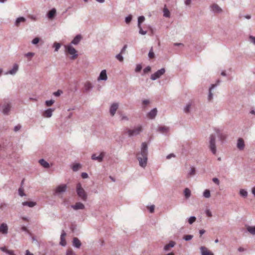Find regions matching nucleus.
Returning <instances> with one entry per match:
<instances>
[{
  "label": "nucleus",
  "mask_w": 255,
  "mask_h": 255,
  "mask_svg": "<svg viewBox=\"0 0 255 255\" xmlns=\"http://www.w3.org/2000/svg\"><path fill=\"white\" fill-rule=\"evenodd\" d=\"M25 255H33V254L30 253L29 251L27 250L26 252H25Z\"/></svg>",
  "instance_id": "nucleus-64"
},
{
  "label": "nucleus",
  "mask_w": 255,
  "mask_h": 255,
  "mask_svg": "<svg viewBox=\"0 0 255 255\" xmlns=\"http://www.w3.org/2000/svg\"><path fill=\"white\" fill-rule=\"evenodd\" d=\"M56 13V9L55 8H53L47 13L46 16H54Z\"/></svg>",
  "instance_id": "nucleus-30"
},
{
  "label": "nucleus",
  "mask_w": 255,
  "mask_h": 255,
  "mask_svg": "<svg viewBox=\"0 0 255 255\" xmlns=\"http://www.w3.org/2000/svg\"><path fill=\"white\" fill-rule=\"evenodd\" d=\"M65 236L66 234L64 232H63L61 234V236H60V245L64 247L66 245V242L65 241Z\"/></svg>",
  "instance_id": "nucleus-21"
},
{
  "label": "nucleus",
  "mask_w": 255,
  "mask_h": 255,
  "mask_svg": "<svg viewBox=\"0 0 255 255\" xmlns=\"http://www.w3.org/2000/svg\"><path fill=\"white\" fill-rule=\"evenodd\" d=\"M72 208L75 210H83L84 209V205L83 203L78 202L76 204L72 206Z\"/></svg>",
  "instance_id": "nucleus-15"
},
{
  "label": "nucleus",
  "mask_w": 255,
  "mask_h": 255,
  "mask_svg": "<svg viewBox=\"0 0 255 255\" xmlns=\"http://www.w3.org/2000/svg\"><path fill=\"white\" fill-rule=\"evenodd\" d=\"M22 204L23 206H27L29 207L32 208L33 206H35L36 203L35 202L32 201H25L22 202Z\"/></svg>",
  "instance_id": "nucleus-24"
},
{
  "label": "nucleus",
  "mask_w": 255,
  "mask_h": 255,
  "mask_svg": "<svg viewBox=\"0 0 255 255\" xmlns=\"http://www.w3.org/2000/svg\"><path fill=\"white\" fill-rule=\"evenodd\" d=\"M211 10L217 14H220L222 11V8L217 4H213V5L210 6Z\"/></svg>",
  "instance_id": "nucleus-7"
},
{
  "label": "nucleus",
  "mask_w": 255,
  "mask_h": 255,
  "mask_svg": "<svg viewBox=\"0 0 255 255\" xmlns=\"http://www.w3.org/2000/svg\"><path fill=\"white\" fill-rule=\"evenodd\" d=\"M244 141L241 138L238 139V141H237V148L240 150H242L244 148Z\"/></svg>",
  "instance_id": "nucleus-20"
},
{
  "label": "nucleus",
  "mask_w": 255,
  "mask_h": 255,
  "mask_svg": "<svg viewBox=\"0 0 255 255\" xmlns=\"http://www.w3.org/2000/svg\"><path fill=\"white\" fill-rule=\"evenodd\" d=\"M154 209H155L154 205H151L150 207H148V209H149V212L151 213L154 212Z\"/></svg>",
  "instance_id": "nucleus-50"
},
{
  "label": "nucleus",
  "mask_w": 255,
  "mask_h": 255,
  "mask_svg": "<svg viewBox=\"0 0 255 255\" xmlns=\"http://www.w3.org/2000/svg\"><path fill=\"white\" fill-rule=\"evenodd\" d=\"M203 196L206 198H208L211 196L209 190L206 189L205 190L204 192H203Z\"/></svg>",
  "instance_id": "nucleus-36"
},
{
  "label": "nucleus",
  "mask_w": 255,
  "mask_h": 255,
  "mask_svg": "<svg viewBox=\"0 0 255 255\" xmlns=\"http://www.w3.org/2000/svg\"><path fill=\"white\" fill-rule=\"evenodd\" d=\"M84 88H85V91H89L92 88V85L89 82H86L85 83Z\"/></svg>",
  "instance_id": "nucleus-27"
},
{
  "label": "nucleus",
  "mask_w": 255,
  "mask_h": 255,
  "mask_svg": "<svg viewBox=\"0 0 255 255\" xmlns=\"http://www.w3.org/2000/svg\"><path fill=\"white\" fill-rule=\"evenodd\" d=\"M247 231L252 235L255 234V227H247Z\"/></svg>",
  "instance_id": "nucleus-32"
},
{
  "label": "nucleus",
  "mask_w": 255,
  "mask_h": 255,
  "mask_svg": "<svg viewBox=\"0 0 255 255\" xmlns=\"http://www.w3.org/2000/svg\"><path fill=\"white\" fill-rule=\"evenodd\" d=\"M18 66L17 64H15L13 65V69H12L11 70L8 71L6 72L5 74H10V75H14L15 74L17 71L18 70Z\"/></svg>",
  "instance_id": "nucleus-16"
},
{
  "label": "nucleus",
  "mask_w": 255,
  "mask_h": 255,
  "mask_svg": "<svg viewBox=\"0 0 255 255\" xmlns=\"http://www.w3.org/2000/svg\"><path fill=\"white\" fill-rule=\"evenodd\" d=\"M159 132L165 134L168 132V128L166 127H161L159 128Z\"/></svg>",
  "instance_id": "nucleus-29"
},
{
  "label": "nucleus",
  "mask_w": 255,
  "mask_h": 255,
  "mask_svg": "<svg viewBox=\"0 0 255 255\" xmlns=\"http://www.w3.org/2000/svg\"><path fill=\"white\" fill-rule=\"evenodd\" d=\"M144 21V17H138V28H140V24Z\"/></svg>",
  "instance_id": "nucleus-42"
},
{
  "label": "nucleus",
  "mask_w": 255,
  "mask_h": 255,
  "mask_svg": "<svg viewBox=\"0 0 255 255\" xmlns=\"http://www.w3.org/2000/svg\"><path fill=\"white\" fill-rule=\"evenodd\" d=\"M157 114V109H153L151 110L147 114V118L149 119H153L155 118L156 114Z\"/></svg>",
  "instance_id": "nucleus-17"
},
{
  "label": "nucleus",
  "mask_w": 255,
  "mask_h": 255,
  "mask_svg": "<svg viewBox=\"0 0 255 255\" xmlns=\"http://www.w3.org/2000/svg\"><path fill=\"white\" fill-rule=\"evenodd\" d=\"M148 56H149V58L150 59L154 58V53L153 52L152 48H151L150 50H149V54H148Z\"/></svg>",
  "instance_id": "nucleus-43"
},
{
  "label": "nucleus",
  "mask_w": 255,
  "mask_h": 255,
  "mask_svg": "<svg viewBox=\"0 0 255 255\" xmlns=\"http://www.w3.org/2000/svg\"><path fill=\"white\" fill-rule=\"evenodd\" d=\"M195 217H190V218H189V220H188L189 224H191L193 223L194 222H195Z\"/></svg>",
  "instance_id": "nucleus-45"
},
{
  "label": "nucleus",
  "mask_w": 255,
  "mask_h": 255,
  "mask_svg": "<svg viewBox=\"0 0 255 255\" xmlns=\"http://www.w3.org/2000/svg\"><path fill=\"white\" fill-rule=\"evenodd\" d=\"M65 52L66 54L71 55V59L75 60L78 57L77 51L72 46L70 45H66L64 46Z\"/></svg>",
  "instance_id": "nucleus-2"
},
{
  "label": "nucleus",
  "mask_w": 255,
  "mask_h": 255,
  "mask_svg": "<svg viewBox=\"0 0 255 255\" xmlns=\"http://www.w3.org/2000/svg\"><path fill=\"white\" fill-rule=\"evenodd\" d=\"M54 47L55 48V51H58L60 48V44L59 43L55 42L54 44Z\"/></svg>",
  "instance_id": "nucleus-41"
},
{
  "label": "nucleus",
  "mask_w": 255,
  "mask_h": 255,
  "mask_svg": "<svg viewBox=\"0 0 255 255\" xmlns=\"http://www.w3.org/2000/svg\"><path fill=\"white\" fill-rule=\"evenodd\" d=\"M170 12L166 7H164L163 9V16H169Z\"/></svg>",
  "instance_id": "nucleus-38"
},
{
  "label": "nucleus",
  "mask_w": 255,
  "mask_h": 255,
  "mask_svg": "<svg viewBox=\"0 0 255 255\" xmlns=\"http://www.w3.org/2000/svg\"><path fill=\"white\" fill-rule=\"evenodd\" d=\"M24 21V17H19L17 18V19H16V23H15V24H16V25L18 26V24H19V23L20 22H23Z\"/></svg>",
  "instance_id": "nucleus-31"
},
{
  "label": "nucleus",
  "mask_w": 255,
  "mask_h": 255,
  "mask_svg": "<svg viewBox=\"0 0 255 255\" xmlns=\"http://www.w3.org/2000/svg\"><path fill=\"white\" fill-rule=\"evenodd\" d=\"M39 40H40V39H39L38 37H35V38L33 39V40H32V43L33 44H36L38 43Z\"/></svg>",
  "instance_id": "nucleus-47"
},
{
  "label": "nucleus",
  "mask_w": 255,
  "mask_h": 255,
  "mask_svg": "<svg viewBox=\"0 0 255 255\" xmlns=\"http://www.w3.org/2000/svg\"><path fill=\"white\" fill-rule=\"evenodd\" d=\"M34 53L29 52V53H27L25 54V57H26L27 58H30L34 56Z\"/></svg>",
  "instance_id": "nucleus-49"
},
{
  "label": "nucleus",
  "mask_w": 255,
  "mask_h": 255,
  "mask_svg": "<svg viewBox=\"0 0 255 255\" xmlns=\"http://www.w3.org/2000/svg\"><path fill=\"white\" fill-rule=\"evenodd\" d=\"M39 164L44 168H47L49 167V163L43 159H40Z\"/></svg>",
  "instance_id": "nucleus-28"
},
{
  "label": "nucleus",
  "mask_w": 255,
  "mask_h": 255,
  "mask_svg": "<svg viewBox=\"0 0 255 255\" xmlns=\"http://www.w3.org/2000/svg\"><path fill=\"white\" fill-rule=\"evenodd\" d=\"M20 128H21V126H20L19 125H18L16 126V127H14V131L17 132L19 130V129Z\"/></svg>",
  "instance_id": "nucleus-57"
},
{
  "label": "nucleus",
  "mask_w": 255,
  "mask_h": 255,
  "mask_svg": "<svg viewBox=\"0 0 255 255\" xmlns=\"http://www.w3.org/2000/svg\"><path fill=\"white\" fill-rule=\"evenodd\" d=\"M192 235H186L184 236V239L185 240V241H189L192 239Z\"/></svg>",
  "instance_id": "nucleus-51"
},
{
  "label": "nucleus",
  "mask_w": 255,
  "mask_h": 255,
  "mask_svg": "<svg viewBox=\"0 0 255 255\" xmlns=\"http://www.w3.org/2000/svg\"><path fill=\"white\" fill-rule=\"evenodd\" d=\"M9 110H10V105L9 104H6L5 105L4 107H3V114L7 115L8 112H9Z\"/></svg>",
  "instance_id": "nucleus-25"
},
{
  "label": "nucleus",
  "mask_w": 255,
  "mask_h": 255,
  "mask_svg": "<svg viewBox=\"0 0 255 255\" xmlns=\"http://www.w3.org/2000/svg\"><path fill=\"white\" fill-rule=\"evenodd\" d=\"M176 243L173 241H170L169 243L166 244L164 246L163 250L165 251H169L170 249L174 247Z\"/></svg>",
  "instance_id": "nucleus-12"
},
{
  "label": "nucleus",
  "mask_w": 255,
  "mask_h": 255,
  "mask_svg": "<svg viewBox=\"0 0 255 255\" xmlns=\"http://www.w3.org/2000/svg\"><path fill=\"white\" fill-rule=\"evenodd\" d=\"M142 131V127L141 125L136 126L133 129H126V133L129 136H136L139 134Z\"/></svg>",
  "instance_id": "nucleus-3"
},
{
  "label": "nucleus",
  "mask_w": 255,
  "mask_h": 255,
  "mask_svg": "<svg viewBox=\"0 0 255 255\" xmlns=\"http://www.w3.org/2000/svg\"><path fill=\"white\" fill-rule=\"evenodd\" d=\"M73 171H78L80 168H81V164L79 163H76L73 165Z\"/></svg>",
  "instance_id": "nucleus-33"
},
{
  "label": "nucleus",
  "mask_w": 255,
  "mask_h": 255,
  "mask_svg": "<svg viewBox=\"0 0 255 255\" xmlns=\"http://www.w3.org/2000/svg\"><path fill=\"white\" fill-rule=\"evenodd\" d=\"M136 158L139 161V164L142 167H145L147 162V144L145 142L142 143L141 150L136 155Z\"/></svg>",
  "instance_id": "nucleus-1"
},
{
  "label": "nucleus",
  "mask_w": 255,
  "mask_h": 255,
  "mask_svg": "<svg viewBox=\"0 0 255 255\" xmlns=\"http://www.w3.org/2000/svg\"><path fill=\"white\" fill-rule=\"evenodd\" d=\"M54 103V101L53 100H51L50 101H46L45 104L46 106L50 107L52 106Z\"/></svg>",
  "instance_id": "nucleus-40"
},
{
  "label": "nucleus",
  "mask_w": 255,
  "mask_h": 255,
  "mask_svg": "<svg viewBox=\"0 0 255 255\" xmlns=\"http://www.w3.org/2000/svg\"><path fill=\"white\" fill-rule=\"evenodd\" d=\"M88 177V175L86 173H82V177L83 179L87 178Z\"/></svg>",
  "instance_id": "nucleus-60"
},
{
  "label": "nucleus",
  "mask_w": 255,
  "mask_h": 255,
  "mask_svg": "<svg viewBox=\"0 0 255 255\" xmlns=\"http://www.w3.org/2000/svg\"><path fill=\"white\" fill-rule=\"evenodd\" d=\"M139 29H140V31H139V33H140V34L144 35V34H146V31L143 30L142 29V28H141V27L139 28Z\"/></svg>",
  "instance_id": "nucleus-58"
},
{
  "label": "nucleus",
  "mask_w": 255,
  "mask_h": 255,
  "mask_svg": "<svg viewBox=\"0 0 255 255\" xmlns=\"http://www.w3.org/2000/svg\"><path fill=\"white\" fill-rule=\"evenodd\" d=\"M212 181H213L214 183H216L217 185H219L220 182L217 178H214L212 179Z\"/></svg>",
  "instance_id": "nucleus-55"
},
{
  "label": "nucleus",
  "mask_w": 255,
  "mask_h": 255,
  "mask_svg": "<svg viewBox=\"0 0 255 255\" xmlns=\"http://www.w3.org/2000/svg\"><path fill=\"white\" fill-rule=\"evenodd\" d=\"M192 102H190L188 103V104L186 105L185 108L184 109V111L186 113H188L189 112V111H190V108L192 107Z\"/></svg>",
  "instance_id": "nucleus-26"
},
{
  "label": "nucleus",
  "mask_w": 255,
  "mask_h": 255,
  "mask_svg": "<svg viewBox=\"0 0 255 255\" xmlns=\"http://www.w3.org/2000/svg\"><path fill=\"white\" fill-rule=\"evenodd\" d=\"M164 72H165V70H164V68L158 70L157 72H155V73L151 75V79H152V80H155L159 78L160 76L164 74Z\"/></svg>",
  "instance_id": "nucleus-6"
},
{
  "label": "nucleus",
  "mask_w": 255,
  "mask_h": 255,
  "mask_svg": "<svg viewBox=\"0 0 255 255\" xmlns=\"http://www.w3.org/2000/svg\"><path fill=\"white\" fill-rule=\"evenodd\" d=\"M19 195L20 196H24V191L23 190V189L22 188H19Z\"/></svg>",
  "instance_id": "nucleus-52"
},
{
  "label": "nucleus",
  "mask_w": 255,
  "mask_h": 255,
  "mask_svg": "<svg viewBox=\"0 0 255 255\" xmlns=\"http://www.w3.org/2000/svg\"><path fill=\"white\" fill-rule=\"evenodd\" d=\"M107 79V76L106 75V70H103L100 74L99 77H98V80H104L106 81Z\"/></svg>",
  "instance_id": "nucleus-19"
},
{
  "label": "nucleus",
  "mask_w": 255,
  "mask_h": 255,
  "mask_svg": "<svg viewBox=\"0 0 255 255\" xmlns=\"http://www.w3.org/2000/svg\"><path fill=\"white\" fill-rule=\"evenodd\" d=\"M206 215H207L208 217H211V212L209 210H206Z\"/></svg>",
  "instance_id": "nucleus-63"
},
{
  "label": "nucleus",
  "mask_w": 255,
  "mask_h": 255,
  "mask_svg": "<svg viewBox=\"0 0 255 255\" xmlns=\"http://www.w3.org/2000/svg\"><path fill=\"white\" fill-rule=\"evenodd\" d=\"M73 245L75 247L79 248L81 247V241L77 238L75 237L73 238Z\"/></svg>",
  "instance_id": "nucleus-22"
},
{
  "label": "nucleus",
  "mask_w": 255,
  "mask_h": 255,
  "mask_svg": "<svg viewBox=\"0 0 255 255\" xmlns=\"http://www.w3.org/2000/svg\"><path fill=\"white\" fill-rule=\"evenodd\" d=\"M81 39V35H77L75 37L74 39H73V41L71 42V43L74 44V45H77L80 41Z\"/></svg>",
  "instance_id": "nucleus-23"
},
{
  "label": "nucleus",
  "mask_w": 255,
  "mask_h": 255,
  "mask_svg": "<svg viewBox=\"0 0 255 255\" xmlns=\"http://www.w3.org/2000/svg\"><path fill=\"white\" fill-rule=\"evenodd\" d=\"M240 194L241 195V196L244 197H247L248 195L247 191H246L244 189L240 190Z\"/></svg>",
  "instance_id": "nucleus-35"
},
{
  "label": "nucleus",
  "mask_w": 255,
  "mask_h": 255,
  "mask_svg": "<svg viewBox=\"0 0 255 255\" xmlns=\"http://www.w3.org/2000/svg\"><path fill=\"white\" fill-rule=\"evenodd\" d=\"M184 196H185L186 198H189L190 196V190L189 189L185 188L184 189Z\"/></svg>",
  "instance_id": "nucleus-34"
},
{
  "label": "nucleus",
  "mask_w": 255,
  "mask_h": 255,
  "mask_svg": "<svg viewBox=\"0 0 255 255\" xmlns=\"http://www.w3.org/2000/svg\"><path fill=\"white\" fill-rule=\"evenodd\" d=\"M191 0H185V2H184L185 4L186 5H189L191 4Z\"/></svg>",
  "instance_id": "nucleus-61"
},
{
  "label": "nucleus",
  "mask_w": 255,
  "mask_h": 255,
  "mask_svg": "<svg viewBox=\"0 0 255 255\" xmlns=\"http://www.w3.org/2000/svg\"><path fill=\"white\" fill-rule=\"evenodd\" d=\"M250 40H251L252 42L254 43L255 45V37L253 36H250Z\"/></svg>",
  "instance_id": "nucleus-59"
},
{
  "label": "nucleus",
  "mask_w": 255,
  "mask_h": 255,
  "mask_svg": "<svg viewBox=\"0 0 255 255\" xmlns=\"http://www.w3.org/2000/svg\"><path fill=\"white\" fill-rule=\"evenodd\" d=\"M214 87H215V85H212V87H211L210 89H209V100L211 101L212 99V94L211 93V90L212 89H213Z\"/></svg>",
  "instance_id": "nucleus-44"
},
{
  "label": "nucleus",
  "mask_w": 255,
  "mask_h": 255,
  "mask_svg": "<svg viewBox=\"0 0 255 255\" xmlns=\"http://www.w3.org/2000/svg\"><path fill=\"white\" fill-rule=\"evenodd\" d=\"M150 70H151V68H150L149 66H147L143 69V72H144V73H148Z\"/></svg>",
  "instance_id": "nucleus-53"
},
{
  "label": "nucleus",
  "mask_w": 255,
  "mask_h": 255,
  "mask_svg": "<svg viewBox=\"0 0 255 255\" xmlns=\"http://www.w3.org/2000/svg\"><path fill=\"white\" fill-rule=\"evenodd\" d=\"M210 139H209V149L214 154H216L215 146V137L213 135H211Z\"/></svg>",
  "instance_id": "nucleus-5"
},
{
  "label": "nucleus",
  "mask_w": 255,
  "mask_h": 255,
  "mask_svg": "<svg viewBox=\"0 0 255 255\" xmlns=\"http://www.w3.org/2000/svg\"><path fill=\"white\" fill-rule=\"evenodd\" d=\"M61 93H62V91H61L60 90H58L54 93V95L56 97L59 96L60 95Z\"/></svg>",
  "instance_id": "nucleus-54"
},
{
  "label": "nucleus",
  "mask_w": 255,
  "mask_h": 255,
  "mask_svg": "<svg viewBox=\"0 0 255 255\" xmlns=\"http://www.w3.org/2000/svg\"><path fill=\"white\" fill-rule=\"evenodd\" d=\"M131 18H132V17H126V23L128 24L129 22H130Z\"/></svg>",
  "instance_id": "nucleus-56"
},
{
  "label": "nucleus",
  "mask_w": 255,
  "mask_h": 255,
  "mask_svg": "<svg viewBox=\"0 0 255 255\" xmlns=\"http://www.w3.org/2000/svg\"><path fill=\"white\" fill-rule=\"evenodd\" d=\"M8 227H7L6 224L5 223H2L0 226V233L3 235H6Z\"/></svg>",
  "instance_id": "nucleus-13"
},
{
  "label": "nucleus",
  "mask_w": 255,
  "mask_h": 255,
  "mask_svg": "<svg viewBox=\"0 0 255 255\" xmlns=\"http://www.w3.org/2000/svg\"><path fill=\"white\" fill-rule=\"evenodd\" d=\"M76 192H77L78 196L80 197L81 199L84 201L87 200V194L81 187V183H78L76 185Z\"/></svg>",
  "instance_id": "nucleus-4"
},
{
  "label": "nucleus",
  "mask_w": 255,
  "mask_h": 255,
  "mask_svg": "<svg viewBox=\"0 0 255 255\" xmlns=\"http://www.w3.org/2000/svg\"><path fill=\"white\" fill-rule=\"evenodd\" d=\"M149 104V101L148 100H144L143 101V105L146 106Z\"/></svg>",
  "instance_id": "nucleus-62"
},
{
  "label": "nucleus",
  "mask_w": 255,
  "mask_h": 255,
  "mask_svg": "<svg viewBox=\"0 0 255 255\" xmlns=\"http://www.w3.org/2000/svg\"><path fill=\"white\" fill-rule=\"evenodd\" d=\"M0 250L6 253L8 255H15L13 251L8 250L5 247H0Z\"/></svg>",
  "instance_id": "nucleus-18"
},
{
  "label": "nucleus",
  "mask_w": 255,
  "mask_h": 255,
  "mask_svg": "<svg viewBox=\"0 0 255 255\" xmlns=\"http://www.w3.org/2000/svg\"><path fill=\"white\" fill-rule=\"evenodd\" d=\"M200 251H201L202 255H214V254L205 247H200Z\"/></svg>",
  "instance_id": "nucleus-9"
},
{
  "label": "nucleus",
  "mask_w": 255,
  "mask_h": 255,
  "mask_svg": "<svg viewBox=\"0 0 255 255\" xmlns=\"http://www.w3.org/2000/svg\"><path fill=\"white\" fill-rule=\"evenodd\" d=\"M105 153L104 152L100 153L99 155L97 156L96 154H94L92 156V159L93 160H97L99 162L103 161V158L104 157Z\"/></svg>",
  "instance_id": "nucleus-8"
},
{
  "label": "nucleus",
  "mask_w": 255,
  "mask_h": 255,
  "mask_svg": "<svg viewBox=\"0 0 255 255\" xmlns=\"http://www.w3.org/2000/svg\"><path fill=\"white\" fill-rule=\"evenodd\" d=\"M54 111V109H48L43 112L42 116L44 118H50L52 116V113Z\"/></svg>",
  "instance_id": "nucleus-10"
},
{
  "label": "nucleus",
  "mask_w": 255,
  "mask_h": 255,
  "mask_svg": "<svg viewBox=\"0 0 255 255\" xmlns=\"http://www.w3.org/2000/svg\"><path fill=\"white\" fill-rule=\"evenodd\" d=\"M66 255H76L75 252L71 249H68L66 251Z\"/></svg>",
  "instance_id": "nucleus-39"
},
{
  "label": "nucleus",
  "mask_w": 255,
  "mask_h": 255,
  "mask_svg": "<svg viewBox=\"0 0 255 255\" xmlns=\"http://www.w3.org/2000/svg\"><path fill=\"white\" fill-rule=\"evenodd\" d=\"M195 174V169L194 167H192L190 169V172L188 173V177L191 176H193Z\"/></svg>",
  "instance_id": "nucleus-37"
},
{
  "label": "nucleus",
  "mask_w": 255,
  "mask_h": 255,
  "mask_svg": "<svg viewBox=\"0 0 255 255\" xmlns=\"http://www.w3.org/2000/svg\"><path fill=\"white\" fill-rule=\"evenodd\" d=\"M141 69H142V66H141L140 64L136 65L135 72H138L140 71Z\"/></svg>",
  "instance_id": "nucleus-46"
},
{
  "label": "nucleus",
  "mask_w": 255,
  "mask_h": 255,
  "mask_svg": "<svg viewBox=\"0 0 255 255\" xmlns=\"http://www.w3.org/2000/svg\"><path fill=\"white\" fill-rule=\"evenodd\" d=\"M65 190H66V185L65 184H61L57 186L55 189V192L56 193H60L65 192Z\"/></svg>",
  "instance_id": "nucleus-11"
},
{
  "label": "nucleus",
  "mask_w": 255,
  "mask_h": 255,
  "mask_svg": "<svg viewBox=\"0 0 255 255\" xmlns=\"http://www.w3.org/2000/svg\"><path fill=\"white\" fill-rule=\"evenodd\" d=\"M118 107H119V105L117 103L113 104V105H112L111 107H110V115H111L112 116H114V115L115 114V112H116V111L117 110Z\"/></svg>",
  "instance_id": "nucleus-14"
},
{
  "label": "nucleus",
  "mask_w": 255,
  "mask_h": 255,
  "mask_svg": "<svg viewBox=\"0 0 255 255\" xmlns=\"http://www.w3.org/2000/svg\"><path fill=\"white\" fill-rule=\"evenodd\" d=\"M122 53H120L117 55V58L119 60V61L122 62L123 61V57L122 56Z\"/></svg>",
  "instance_id": "nucleus-48"
}]
</instances>
